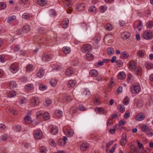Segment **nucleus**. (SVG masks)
Instances as JSON below:
<instances>
[{
    "mask_svg": "<svg viewBox=\"0 0 153 153\" xmlns=\"http://www.w3.org/2000/svg\"><path fill=\"white\" fill-rule=\"evenodd\" d=\"M28 0H20L19 3L21 4L25 5L27 3Z\"/></svg>",
    "mask_w": 153,
    "mask_h": 153,
    "instance_id": "obj_61",
    "label": "nucleus"
},
{
    "mask_svg": "<svg viewBox=\"0 0 153 153\" xmlns=\"http://www.w3.org/2000/svg\"><path fill=\"white\" fill-rule=\"evenodd\" d=\"M40 151L41 153H46V149L45 147L44 146H42L40 148Z\"/></svg>",
    "mask_w": 153,
    "mask_h": 153,
    "instance_id": "obj_50",
    "label": "nucleus"
},
{
    "mask_svg": "<svg viewBox=\"0 0 153 153\" xmlns=\"http://www.w3.org/2000/svg\"><path fill=\"white\" fill-rule=\"evenodd\" d=\"M85 7L84 4H77L76 6L77 9L79 11H81L84 10Z\"/></svg>",
    "mask_w": 153,
    "mask_h": 153,
    "instance_id": "obj_25",
    "label": "nucleus"
},
{
    "mask_svg": "<svg viewBox=\"0 0 153 153\" xmlns=\"http://www.w3.org/2000/svg\"><path fill=\"white\" fill-rule=\"evenodd\" d=\"M9 87L10 89H14L17 86V84L16 82L14 81L10 82L9 83Z\"/></svg>",
    "mask_w": 153,
    "mask_h": 153,
    "instance_id": "obj_16",
    "label": "nucleus"
},
{
    "mask_svg": "<svg viewBox=\"0 0 153 153\" xmlns=\"http://www.w3.org/2000/svg\"><path fill=\"white\" fill-rule=\"evenodd\" d=\"M78 110V108L75 107H72L71 109L70 112L71 115H73L76 113Z\"/></svg>",
    "mask_w": 153,
    "mask_h": 153,
    "instance_id": "obj_35",
    "label": "nucleus"
},
{
    "mask_svg": "<svg viewBox=\"0 0 153 153\" xmlns=\"http://www.w3.org/2000/svg\"><path fill=\"white\" fill-rule=\"evenodd\" d=\"M143 37L146 39L150 40L152 39V34L150 30L145 31L143 34Z\"/></svg>",
    "mask_w": 153,
    "mask_h": 153,
    "instance_id": "obj_2",
    "label": "nucleus"
},
{
    "mask_svg": "<svg viewBox=\"0 0 153 153\" xmlns=\"http://www.w3.org/2000/svg\"><path fill=\"white\" fill-rule=\"evenodd\" d=\"M74 73V70L72 68L69 67L66 70V74L68 76L71 75Z\"/></svg>",
    "mask_w": 153,
    "mask_h": 153,
    "instance_id": "obj_15",
    "label": "nucleus"
},
{
    "mask_svg": "<svg viewBox=\"0 0 153 153\" xmlns=\"http://www.w3.org/2000/svg\"><path fill=\"white\" fill-rule=\"evenodd\" d=\"M47 88V86L46 85L43 84L39 86V89L41 91H44Z\"/></svg>",
    "mask_w": 153,
    "mask_h": 153,
    "instance_id": "obj_45",
    "label": "nucleus"
},
{
    "mask_svg": "<svg viewBox=\"0 0 153 153\" xmlns=\"http://www.w3.org/2000/svg\"><path fill=\"white\" fill-rule=\"evenodd\" d=\"M22 30L24 32L27 33L30 31V27L28 25H25L23 27Z\"/></svg>",
    "mask_w": 153,
    "mask_h": 153,
    "instance_id": "obj_30",
    "label": "nucleus"
},
{
    "mask_svg": "<svg viewBox=\"0 0 153 153\" xmlns=\"http://www.w3.org/2000/svg\"><path fill=\"white\" fill-rule=\"evenodd\" d=\"M76 84V81L74 80H71L69 81L68 86L69 88H73L74 87Z\"/></svg>",
    "mask_w": 153,
    "mask_h": 153,
    "instance_id": "obj_12",
    "label": "nucleus"
},
{
    "mask_svg": "<svg viewBox=\"0 0 153 153\" xmlns=\"http://www.w3.org/2000/svg\"><path fill=\"white\" fill-rule=\"evenodd\" d=\"M96 8L94 6L91 7L88 10L89 12H95L96 10Z\"/></svg>",
    "mask_w": 153,
    "mask_h": 153,
    "instance_id": "obj_55",
    "label": "nucleus"
},
{
    "mask_svg": "<svg viewBox=\"0 0 153 153\" xmlns=\"http://www.w3.org/2000/svg\"><path fill=\"white\" fill-rule=\"evenodd\" d=\"M127 136L126 133H123L122 134V137L120 140V144L121 146H124L126 143Z\"/></svg>",
    "mask_w": 153,
    "mask_h": 153,
    "instance_id": "obj_9",
    "label": "nucleus"
},
{
    "mask_svg": "<svg viewBox=\"0 0 153 153\" xmlns=\"http://www.w3.org/2000/svg\"><path fill=\"white\" fill-rule=\"evenodd\" d=\"M96 111L98 113H101L102 114L103 113V109L101 108H96L95 109Z\"/></svg>",
    "mask_w": 153,
    "mask_h": 153,
    "instance_id": "obj_49",
    "label": "nucleus"
},
{
    "mask_svg": "<svg viewBox=\"0 0 153 153\" xmlns=\"http://www.w3.org/2000/svg\"><path fill=\"white\" fill-rule=\"evenodd\" d=\"M123 91V87L122 86H119L117 90L116 94L118 95L120 93L122 92Z\"/></svg>",
    "mask_w": 153,
    "mask_h": 153,
    "instance_id": "obj_58",
    "label": "nucleus"
},
{
    "mask_svg": "<svg viewBox=\"0 0 153 153\" xmlns=\"http://www.w3.org/2000/svg\"><path fill=\"white\" fill-rule=\"evenodd\" d=\"M44 74V70L43 69H40L39 71L37 73V76L39 78H42Z\"/></svg>",
    "mask_w": 153,
    "mask_h": 153,
    "instance_id": "obj_22",
    "label": "nucleus"
},
{
    "mask_svg": "<svg viewBox=\"0 0 153 153\" xmlns=\"http://www.w3.org/2000/svg\"><path fill=\"white\" fill-rule=\"evenodd\" d=\"M24 120L26 123L29 124L31 122V118L30 115H26L24 118Z\"/></svg>",
    "mask_w": 153,
    "mask_h": 153,
    "instance_id": "obj_19",
    "label": "nucleus"
},
{
    "mask_svg": "<svg viewBox=\"0 0 153 153\" xmlns=\"http://www.w3.org/2000/svg\"><path fill=\"white\" fill-rule=\"evenodd\" d=\"M69 21L68 19L65 18L62 23V25L64 28H66L68 26Z\"/></svg>",
    "mask_w": 153,
    "mask_h": 153,
    "instance_id": "obj_13",
    "label": "nucleus"
},
{
    "mask_svg": "<svg viewBox=\"0 0 153 153\" xmlns=\"http://www.w3.org/2000/svg\"><path fill=\"white\" fill-rule=\"evenodd\" d=\"M145 115L143 113H140L136 116V120L138 121H141L143 120L145 118Z\"/></svg>",
    "mask_w": 153,
    "mask_h": 153,
    "instance_id": "obj_11",
    "label": "nucleus"
},
{
    "mask_svg": "<svg viewBox=\"0 0 153 153\" xmlns=\"http://www.w3.org/2000/svg\"><path fill=\"white\" fill-rule=\"evenodd\" d=\"M47 0H38V4L40 6H43L47 3Z\"/></svg>",
    "mask_w": 153,
    "mask_h": 153,
    "instance_id": "obj_29",
    "label": "nucleus"
},
{
    "mask_svg": "<svg viewBox=\"0 0 153 153\" xmlns=\"http://www.w3.org/2000/svg\"><path fill=\"white\" fill-rule=\"evenodd\" d=\"M64 129L65 128H64L63 130L64 131V133L65 135L68 136V137H71L74 134V132L72 131L67 130V131H65Z\"/></svg>",
    "mask_w": 153,
    "mask_h": 153,
    "instance_id": "obj_20",
    "label": "nucleus"
},
{
    "mask_svg": "<svg viewBox=\"0 0 153 153\" xmlns=\"http://www.w3.org/2000/svg\"><path fill=\"white\" fill-rule=\"evenodd\" d=\"M113 123V121L111 119H108L107 122V126H110Z\"/></svg>",
    "mask_w": 153,
    "mask_h": 153,
    "instance_id": "obj_64",
    "label": "nucleus"
},
{
    "mask_svg": "<svg viewBox=\"0 0 153 153\" xmlns=\"http://www.w3.org/2000/svg\"><path fill=\"white\" fill-rule=\"evenodd\" d=\"M141 129L143 132H146L148 129V127L146 124H143L141 126Z\"/></svg>",
    "mask_w": 153,
    "mask_h": 153,
    "instance_id": "obj_37",
    "label": "nucleus"
},
{
    "mask_svg": "<svg viewBox=\"0 0 153 153\" xmlns=\"http://www.w3.org/2000/svg\"><path fill=\"white\" fill-rule=\"evenodd\" d=\"M18 70V65L16 64H12L10 66V71L12 72L15 73Z\"/></svg>",
    "mask_w": 153,
    "mask_h": 153,
    "instance_id": "obj_10",
    "label": "nucleus"
},
{
    "mask_svg": "<svg viewBox=\"0 0 153 153\" xmlns=\"http://www.w3.org/2000/svg\"><path fill=\"white\" fill-rule=\"evenodd\" d=\"M90 74L92 76L96 77L98 75V72L96 70H92L90 72Z\"/></svg>",
    "mask_w": 153,
    "mask_h": 153,
    "instance_id": "obj_23",
    "label": "nucleus"
},
{
    "mask_svg": "<svg viewBox=\"0 0 153 153\" xmlns=\"http://www.w3.org/2000/svg\"><path fill=\"white\" fill-rule=\"evenodd\" d=\"M146 26L147 28H151L153 27V22L152 21H148L146 24Z\"/></svg>",
    "mask_w": 153,
    "mask_h": 153,
    "instance_id": "obj_32",
    "label": "nucleus"
},
{
    "mask_svg": "<svg viewBox=\"0 0 153 153\" xmlns=\"http://www.w3.org/2000/svg\"><path fill=\"white\" fill-rule=\"evenodd\" d=\"M86 56L88 59H92L94 58V56L92 54L88 53H86Z\"/></svg>",
    "mask_w": 153,
    "mask_h": 153,
    "instance_id": "obj_59",
    "label": "nucleus"
},
{
    "mask_svg": "<svg viewBox=\"0 0 153 153\" xmlns=\"http://www.w3.org/2000/svg\"><path fill=\"white\" fill-rule=\"evenodd\" d=\"M39 103V101L37 98H32L30 101V104L32 107H35L38 105Z\"/></svg>",
    "mask_w": 153,
    "mask_h": 153,
    "instance_id": "obj_4",
    "label": "nucleus"
},
{
    "mask_svg": "<svg viewBox=\"0 0 153 153\" xmlns=\"http://www.w3.org/2000/svg\"><path fill=\"white\" fill-rule=\"evenodd\" d=\"M79 109L81 111H84L86 110L85 108L82 105L80 104L79 107Z\"/></svg>",
    "mask_w": 153,
    "mask_h": 153,
    "instance_id": "obj_63",
    "label": "nucleus"
},
{
    "mask_svg": "<svg viewBox=\"0 0 153 153\" xmlns=\"http://www.w3.org/2000/svg\"><path fill=\"white\" fill-rule=\"evenodd\" d=\"M107 52L109 55H112L114 53V50L112 48H107Z\"/></svg>",
    "mask_w": 153,
    "mask_h": 153,
    "instance_id": "obj_41",
    "label": "nucleus"
},
{
    "mask_svg": "<svg viewBox=\"0 0 153 153\" xmlns=\"http://www.w3.org/2000/svg\"><path fill=\"white\" fill-rule=\"evenodd\" d=\"M145 53L144 50H140L137 52V55L140 57H142L144 56Z\"/></svg>",
    "mask_w": 153,
    "mask_h": 153,
    "instance_id": "obj_31",
    "label": "nucleus"
},
{
    "mask_svg": "<svg viewBox=\"0 0 153 153\" xmlns=\"http://www.w3.org/2000/svg\"><path fill=\"white\" fill-rule=\"evenodd\" d=\"M130 33L129 32L125 31L121 33V37L122 39L126 40L130 36Z\"/></svg>",
    "mask_w": 153,
    "mask_h": 153,
    "instance_id": "obj_8",
    "label": "nucleus"
},
{
    "mask_svg": "<svg viewBox=\"0 0 153 153\" xmlns=\"http://www.w3.org/2000/svg\"><path fill=\"white\" fill-rule=\"evenodd\" d=\"M49 144L53 146H55L56 145V143L53 139H50L49 140Z\"/></svg>",
    "mask_w": 153,
    "mask_h": 153,
    "instance_id": "obj_60",
    "label": "nucleus"
},
{
    "mask_svg": "<svg viewBox=\"0 0 153 153\" xmlns=\"http://www.w3.org/2000/svg\"><path fill=\"white\" fill-rule=\"evenodd\" d=\"M121 57L123 59H126L128 57V54L127 52H123L121 53Z\"/></svg>",
    "mask_w": 153,
    "mask_h": 153,
    "instance_id": "obj_39",
    "label": "nucleus"
},
{
    "mask_svg": "<svg viewBox=\"0 0 153 153\" xmlns=\"http://www.w3.org/2000/svg\"><path fill=\"white\" fill-rule=\"evenodd\" d=\"M105 27L106 29L108 30H111L112 29V27L110 23H107L105 26Z\"/></svg>",
    "mask_w": 153,
    "mask_h": 153,
    "instance_id": "obj_36",
    "label": "nucleus"
},
{
    "mask_svg": "<svg viewBox=\"0 0 153 153\" xmlns=\"http://www.w3.org/2000/svg\"><path fill=\"white\" fill-rule=\"evenodd\" d=\"M13 50L15 51H18L20 49L19 46L18 45H14L13 46Z\"/></svg>",
    "mask_w": 153,
    "mask_h": 153,
    "instance_id": "obj_57",
    "label": "nucleus"
},
{
    "mask_svg": "<svg viewBox=\"0 0 153 153\" xmlns=\"http://www.w3.org/2000/svg\"><path fill=\"white\" fill-rule=\"evenodd\" d=\"M16 19L15 16H12L11 17H8L7 22L8 23H10V22L13 21Z\"/></svg>",
    "mask_w": 153,
    "mask_h": 153,
    "instance_id": "obj_54",
    "label": "nucleus"
},
{
    "mask_svg": "<svg viewBox=\"0 0 153 153\" xmlns=\"http://www.w3.org/2000/svg\"><path fill=\"white\" fill-rule=\"evenodd\" d=\"M134 73L136 75H139L140 72L141 71L142 68L139 66H136L134 69Z\"/></svg>",
    "mask_w": 153,
    "mask_h": 153,
    "instance_id": "obj_26",
    "label": "nucleus"
},
{
    "mask_svg": "<svg viewBox=\"0 0 153 153\" xmlns=\"http://www.w3.org/2000/svg\"><path fill=\"white\" fill-rule=\"evenodd\" d=\"M36 117L38 118H40L42 115V112L41 111H37L36 113Z\"/></svg>",
    "mask_w": 153,
    "mask_h": 153,
    "instance_id": "obj_56",
    "label": "nucleus"
},
{
    "mask_svg": "<svg viewBox=\"0 0 153 153\" xmlns=\"http://www.w3.org/2000/svg\"><path fill=\"white\" fill-rule=\"evenodd\" d=\"M45 105L48 106L51 104L52 102V100L51 99L48 98L45 100Z\"/></svg>",
    "mask_w": 153,
    "mask_h": 153,
    "instance_id": "obj_44",
    "label": "nucleus"
},
{
    "mask_svg": "<svg viewBox=\"0 0 153 153\" xmlns=\"http://www.w3.org/2000/svg\"><path fill=\"white\" fill-rule=\"evenodd\" d=\"M126 77L125 73L123 72H120L117 75L118 78L120 79H125Z\"/></svg>",
    "mask_w": 153,
    "mask_h": 153,
    "instance_id": "obj_17",
    "label": "nucleus"
},
{
    "mask_svg": "<svg viewBox=\"0 0 153 153\" xmlns=\"http://www.w3.org/2000/svg\"><path fill=\"white\" fill-rule=\"evenodd\" d=\"M52 56L48 55L47 53H45L42 55V59L43 61L47 62L50 61L52 58Z\"/></svg>",
    "mask_w": 153,
    "mask_h": 153,
    "instance_id": "obj_6",
    "label": "nucleus"
},
{
    "mask_svg": "<svg viewBox=\"0 0 153 153\" xmlns=\"http://www.w3.org/2000/svg\"><path fill=\"white\" fill-rule=\"evenodd\" d=\"M58 132V128L56 126H53L51 129V133L53 135H55Z\"/></svg>",
    "mask_w": 153,
    "mask_h": 153,
    "instance_id": "obj_18",
    "label": "nucleus"
},
{
    "mask_svg": "<svg viewBox=\"0 0 153 153\" xmlns=\"http://www.w3.org/2000/svg\"><path fill=\"white\" fill-rule=\"evenodd\" d=\"M72 4L71 2L69 1H67L65 4V7L67 9H68L71 7Z\"/></svg>",
    "mask_w": 153,
    "mask_h": 153,
    "instance_id": "obj_43",
    "label": "nucleus"
},
{
    "mask_svg": "<svg viewBox=\"0 0 153 153\" xmlns=\"http://www.w3.org/2000/svg\"><path fill=\"white\" fill-rule=\"evenodd\" d=\"M129 98L127 97H126L124 99L123 102L124 103V104L125 105H127L128 104H129Z\"/></svg>",
    "mask_w": 153,
    "mask_h": 153,
    "instance_id": "obj_51",
    "label": "nucleus"
},
{
    "mask_svg": "<svg viewBox=\"0 0 153 153\" xmlns=\"http://www.w3.org/2000/svg\"><path fill=\"white\" fill-rule=\"evenodd\" d=\"M33 85L32 84H27L25 86V89L28 91L31 90L33 88Z\"/></svg>",
    "mask_w": 153,
    "mask_h": 153,
    "instance_id": "obj_42",
    "label": "nucleus"
},
{
    "mask_svg": "<svg viewBox=\"0 0 153 153\" xmlns=\"http://www.w3.org/2000/svg\"><path fill=\"white\" fill-rule=\"evenodd\" d=\"M62 50L64 53L66 54H68L71 51L70 48L67 46L64 47L62 48Z\"/></svg>",
    "mask_w": 153,
    "mask_h": 153,
    "instance_id": "obj_21",
    "label": "nucleus"
},
{
    "mask_svg": "<svg viewBox=\"0 0 153 153\" xmlns=\"http://www.w3.org/2000/svg\"><path fill=\"white\" fill-rule=\"evenodd\" d=\"M72 100L71 97L70 96H66L63 99V102L65 103H68Z\"/></svg>",
    "mask_w": 153,
    "mask_h": 153,
    "instance_id": "obj_27",
    "label": "nucleus"
},
{
    "mask_svg": "<svg viewBox=\"0 0 153 153\" xmlns=\"http://www.w3.org/2000/svg\"><path fill=\"white\" fill-rule=\"evenodd\" d=\"M50 83L52 86H55L56 85L57 82L55 79H52L50 81Z\"/></svg>",
    "mask_w": 153,
    "mask_h": 153,
    "instance_id": "obj_48",
    "label": "nucleus"
},
{
    "mask_svg": "<svg viewBox=\"0 0 153 153\" xmlns=\"http://www.w3.org/2000/svg\"><path fill=\"white\" fill-rule=\"evenodd\" d=\"M33 67L31 64L28 65L26 67V71L27 72H29L33 70Z\"/></svg>",
    "mask_w": 153,
    "mask_h": 153,
    "instance_id": "obj_34",
    "label": "nucleus"
},
{
    "mask_svg": "<svg viewBox=\"0 0 153 153\" xmlns=\"http://www.w3.org/2000/svg\"><path fill=\"white\" fill-rule=\"evenodd\" d=\"M42 136V133L40 130H36L34 132V137L35 139H40Z\"/></svg>",
    "mask_w": 153,
    "mask_h": 153,
    "instance_id": "obj_7",
    "label": "nucleus"
},
{
    "mask_svg": "<svg viewBox=\"0 0 153 153\" xmlns=\"http://www.w3.org/2000/svg\"><path fill=\"white\" fill-rule=\"evenodd\" d=\"M117 109L120 112H123L125 111V107L122 104H119L117 106Z\"/></svg>",
    "mask_w": 153,
    "mask_h": 153,
    "instance_id": "obj_28",
    "label": "nucleus"
},
{
    "mask_svg": "<svg viewBox=\"0 0 153 153\" xmlns=\"http://www.w3.org/2000/svg\"><path fill=\"white\" fill-rule=\"evenodd\" d=\"M89 147L88 143H83L81 145L80 148L83 151H85L88 149Z\"/></svg>",
    "mask_w": 153,
    "mask_h": 153,
    "instance_id": "obj_14",
    "label": "nucleus"
},
{
    "mask_svg": "<svg viewBox=\"0 0 153 153\" xmlns=\"http://www.w3.org/2000/svg\"><path fill=\"white\" fill-rule=\"evenodd\" d=\"M131 92L133 94L138 93L141 90L140 86L138 83H135L131 86Z\"/></svg>",
    "mask_w": 153,
    "mask_h": 153,
    "instance_id": "obj_1",
    "label": "nucleus"
},
{
    "mask_svg": "<svg viewBox=\"0 0 153 153\" xmlns=\"http://www.w3.org/2000/svg\"><path fill=\"white\" fill-rule=\"evenodd\" d=\"M6 7V4L4 2H1L0 3V8L1 10L5 9Z\"/></svg>",
    "mask_w": 153,
    "mask_h": 153,
    "instance_id": "obj_53",
    "label": "nucleus"
},
{
    "mask_svg": "<svg viewBox=\"0 0 153 153\" xmlns=\"http://www.w3.org/2000/svg\"><path fill=\"white\" fill-rule=\"evenodd\" d=\"M16 94V92L15 91H11L9 93L8 96L9 97H12L15 96Z\"/></svg>",
    "mask_w": 153,
    "mask_h": 153,
    "instance_id": "obj_38",
    "label": "nucleus"
},
{
    "mask_svg": "<svg viewBox=\"0 0 153 153\" xmlns=\"http://www.w3.org/2000/svg\"><path fill=\"white\" fill-rule=\"evenodd\" d=\"M135 103L137 107L138 108L142 107L143 105L142 102L141 100L136 99L135 101Z\"/></svg>",
    "mask_w": 153,
    "mask_h": 153,
    "instance_id": "obj_33",
    "label": "nucleus"
},
{
    "mask_svg": "<svg viewBox=\"0 0 153 153\" xmlns=\"http://www.w3.org/2000/svg\"><path fill=\"white\" fill-rule=\"evenodd\" d=\"M54 114L58 118H60L62 115V112L60 110H56L55 111Z\"/></svg>",
    "mask_w": 153,
    "mask_h": 153,
    "instance_id": "obj_24",
    "label": "nucleus"
},
{
    "mask_svg": "<svg viewBox=\"0 0 153 153\" xmlns=\"http://www.w3.org/2000/svg\"><path fill=\"white\" fill-rule=\"evenodd\" d=\"M145 66L147 68L149 69L153 68V65L147 62L146 63Z\"/></svg>",
    "mask_w": 153,
    "mask_h": 153,
    "instance_id": "obj_40",
    "label": "nucleus"
},
{
    "mask_svg": "<svg viewBox=\"0 0 153 153\" xmlns=\"http://www.w3.org/2000/svg\"><path fill=\"white\" fill-rule=\"evenodd\" d=\"M126 123V120L124 119L120 120L119 122V125L120 126L124 125Z\"/></svg>",
    "mask_w": 153,
    "mask_h": 153,
    "instance_id": "obj_62",
    "label": "nucleus"
},
{
    "mask_svg": "<svg viewBox=\"0 0 153 153\" xmlns=\"http://www.w3.org/2000/svg\"><path fill=\"white\" fill-rule=\"evenodd\" d=\"M128 68L131 70H134L135 68L137 66V63L135 61L133 60L130 61L128 63Z\"/></svg>",
    "mask_w": 153,
    "mask_h": 153,
    "instance_id": "obj_5",
    "label": "nucleus"
},
{
    "mask_svg": "<svg viewBox=\"0 0 153 153\" xmlns=\"http://www.w3.org/2000/svg\"><path fill=\"white\" fill-rule=\"evenodd\" d=\"M107 9V7L105 5H103L101 7L100 11L102 13H104Z\"/></svg>",
    "mask_w": 153,
    "mask_h": 153,
    "instance_id": "obj_52",
    "label": "nucleus"
},
{
    "mask_svg": "<svg viewBox=\"0 0 153 153\" xmlns=\"http://www.w3.org/2000/svg\"><path fill=\"white\" fill-rule=\"evenodd\" d=\"M58 143L59 145L61 146H63L65 144V142L62 139H60L58 140Z\"/></svg>",
    "mask_w": 153,
    "mask_h": 153,
    "instance_id": "obj_47",
    "label": "nucleus"
},
{
    "mask_svg": "<svg viewBox=\"0 0 153 153\" xmlns=\"http://www.w3.org/2000/svg\"><path fill=\"white\" fill-rule=\"evenodd\" d=\"M91 50V47L88 45H85L82 46L81 50L84 53H88L90 52Z\"/></svg>",
    "mask_w": 153,
    "mask_h": 153,
    "instance_id": "obj_3",
    "label": "nucleus"
},
{
    "mask_svg": "<svg viewBox=\"0 0 153 153\" xmlns=\"http://www.w3.org/2000/svg\"><path fill=\"white\" fill-rule=\"evenodd\" d=\"M43 117L44 118L45 120H48L50 118V116L48 113H45L43 114Z\"/></svg>",
    "mask_w": 153,
    "mask_h": 153,
    "instance_id": "obj_46",
    "label": "nucleus"
}]
</instances>
